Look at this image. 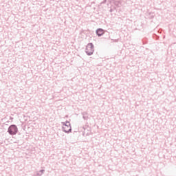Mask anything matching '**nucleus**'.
<instances>
[{"mask_svg":"<svg viewBox=\"0 0 176 176\" xmlns=\"http://www.w3.org/2000/svg\"><path fill=\"white\" fill-rule=\"evenodd\" d=\"M61 124H63L62 131L66 133V134L72 133V127L71 126V123L69 121L66 120L65 122H62Z\"/></svg>","mask_w":176,"mask_h":176,"instance_id":"obj_1","label":"nucleus"},{"mask_svg":"<svg viewBox=\"0 0 176 176\" xmlns=\"http://www.w3.org/2000/svg\"><path fill=\"white\" fill-rule=\"evenodd\" d=\"M7 133L10 134V135H16L19 133V128H17V125L11 124L7 131Z\"/></svg>","mask_w":176,"mask_h":176,"instance_id":"obj_2","label":"nucleus"},{"mask_svg":"<svg viewBox=\"0 0 176 176\" xmlns=\"http://www.w3.org/2000/svg\"><path fill=\"white\" fill-rule=\"evenodd\" d=\"M85 53L87 56H93L94 53V44H93V43H89L87 45Z\"/></svg>","mask_w":176,"mask_h":176,"instance_id":"obj_3","label":"nucleus"},{"mask_svg":"<svg viewBox=\"0 0 176 176\" xmlns=\"http://www.w3.org/2000/svg\"><path fill=\"white\" fill-rule=\"evenodd\" d=\"M97 36H102L105 34V30L102 28H98L96 31Z\"/></svg>","mask_w":176,"mask_h":176,"instance_id":"obj_4","label":"nucleus"},{"mask_svg":"<svg viewBox=\"0 0 176 176\" xmlns=\"http://www.w3.org/2000/svg\"><path fill=\"white\" fill-rule=\"evenodd\" d=\"M81 114L82 115V118L84 120H87L89 119V115L87 114V112L84 111L81 113Z\"/></svg>","mask_w":176,"mask_h":176,"instance_id":"obj_5","label":"nucleus"},{"mask_svg":"<svg viewBox=\"0 0 176 176\" xmlns=\"http://www.w3.org/2000/svg\"><path fill=\"white\" fill-rule=\"evenodd\" d=\"M107 3V0H103V1L101 2V5Z\"/></svg>","mask_w":176,"mask_h":176,"instance_id":"obj_6","label":"nucleus"},{"mask_svg":"<svg viewBox=\"0 0 176 176\" xmlns=\"http://www.w3.org/2000/svg\"><path fill=\"white\" fill-rule=\"evenodd\" d=\"M109 12H110L111 13H112V12H113V9L111 8V9L109 10Z\"/></svg>","mask_w":176,"mask_h":176,"instance_id":"obj_7","label":"nucleus"},{"mask_svg":"<svg viewBox=\"0 0 176 176\" xmlns=\"http://www.w3.org/2000/svg\"><path fill=\"white\" fill-rule=\"evenodd\" d=\"M10 120H13V118L12 117H10Z\"/></svg>","mask_w":176,"mask_h":176,"instance_id":"obj_8","label":"nucleus"},{"mask_svg":"<svg viewBox=\"0 0 176 176\" xmlns=\"http://www.w3.org/2000/svg\"><path fill=\"white\" fill-rule=\"evenodd\" d=\"M6 123H9V121L6 122Z\"/></svg>","mask_w":176,"mask_h":176,"instance_id":"obj_9","label":"nucleus"}]
</instances>
